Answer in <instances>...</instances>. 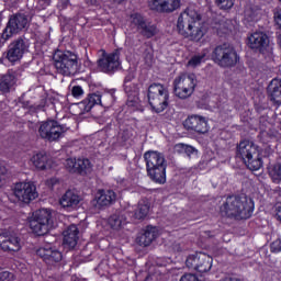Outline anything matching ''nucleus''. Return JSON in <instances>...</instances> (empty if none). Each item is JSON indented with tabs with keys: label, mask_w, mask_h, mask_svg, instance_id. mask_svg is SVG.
I'll return each instance as SVG.
<instances>
[{
	"label": "nucleus",
	"mask_w": 281,
	"mask_h": 281,
	"mask_svg": "<svg viewBox=\"0 0 281 281\" xmlns=\"http://www.w3.org/2000/svg\"><path fill=\"white\" fill-rule=\"evenodd\" d=\"M211 56L212 60H214L218 67H222V69H232V67H236L240 61L238 52H236V48L229 43L217 45Z\"/></svg>",
	"instance_id": "obj_5"
},
{
	"label": "nucleus",
	"mask_w": 281,
	"mask_h": 281,
	"mask_svg": "<svg viewBox=\"0 0 281 281\" xmlns=\"http://www.w3.org/2000/svg\"><path fill=\"white\" fill-rule=\"evenodd\" d=\"M8 170L5 167H0V188H3L5 186V173Z\"/></svg>",
	"instance_id": "obj_44"
},
{
	"label": "nucleus",
	"mask_w": 281,
	"mask_h": 281,
	"mask_svg": "<svg viewBox=\"0 0 281 281\" xmlns=\"http://www.w3.org/2000/svg\"><path fill=\"white\" fill-rule=\"evenodd\" d=\"M36 255L42 258L46 265H58V262L63 260V252L50 245L38 248Z\"/></svg>",
	"instance_id": "obj_19"
},
{
	"label": "nucleus",
	"mask_w": 281,
	"mask_h": 281,
	"mask_svg": "<svg viewBox=\"0 0 281 281\" xmlns=\"http://www.w3.org/2000/svg\"><path fill=\"white\" fill-rule=\"evenodd\" d=\"M247 45L254 52L265 54L269 47V35L262 31H256L248 36Z\"/></svg>",
	"instance_id": "obj_18"
},
{
	"label": "nucleus",
	"mask_w": 281,
	"mask_h": 281,
	"mask_svg": "<svg viewBox=\"0 0 281 281\" xmlns=\"http://www.w3.org/2000/svg\"><path fill=\"white\" fill-rule=\"evenodd\" d=\"M148 212H150V206L148 204L138 203V206L134 212V218L144 221V218L148 216Z\"/></svg>",
	"instance_id": "obj_32"
},
{
	"label": "nucleus",
	"mask_w": 281,
	"mask_h": 281,
	"mask_svg": "<svg viewBox=\"0 0 281 281\" xmlns=\"http://www.w3.org/2000/svg\"><path fill=\"white\" fill-rule=\"evenodd\" d=\"M194 150H195L194 147L190 145L186 146L184 148V153L188 155V157H190V155H194Z\"/></svg>",
	"instance_id": "obj_48"
},
{
	"label": "nucleus",
	"mask_w": 281,
	"mask_h": 281,
	"mask_svg": "<svg viewBox=\"0 0 281 281\" xmlns=\"http://www.w3.org/2000/svg\"><path fill=\"white\" fill-rule=\"evenodd\" d=\"M196 89V75L182 74L175 78L173 80V93L180 100H188L194 90Z\"/></svg>",
	"instance_id": "obj_9"
},
{
	"label": "nucleus",
	"mask_w": 281,
	"mask_h": 281,
	"mask_svg": "<svg viewBox=\"0 0 281 281\" xmlns=\"http://www.w3.org/2000/svg\"><path fill=\"white\" fill-rule=\"evenodd\" d=\"M126 95H139V85L133 82L123 85Z\"/></svg>",
	"instance_id": "obj_34"
},
{
	"label": "nucleus",
	"mask_w": 281,
	"mask_h": 281,
	"mask_svg": "<svg viewBox=\"0 0 281 281\" xmlns=\"http://www.w3.org/2000/svg\"><path fill=\"white\" fill-rule=\"evenodd\" d=\"M55 68L61 76H76L78 74V55L70 50L57 49L53 55Z\"/></svg>",
	"instance_id": "obj_6"
},
{
	"label": "nucleus",
	"mask_w": 281,
	"mask_h": 281,
	"mask_svg": "<svg viewBox=\"0 0 281 281\" xmlns=\"http://www.w3.org/2000/svg\"><path fill=\"white\" fill-rule=\"evenodd\" d=\"M117 199V194L113 190L100 191V195L98 196L97 203L101 207H106V205H111Z\"/></svg>",
	"instance_id": "obj_29"
},
{
	"label": "nucleus",
	"mask_w": 281,
	"mask_h": 281,
	"mask_svg": "<svg viewBox=\"0 0 281 281\" xmlns=\"http://www.w3.org/2000/svg\"><path fill=\"white\" fill-rule=\"evenodd\" d=\"M256 203L247 195H228L221 205V215L235 221H247L254 216Z\"/></svg>",
	"instance_id": "obj_1"
},
{
	"label": "nucleus",
	"mask_w": 281,
	"mask_h": 281,
	"mask_svg": "<svg viewBox=\"0 0 281 281\" xmlns=\"http://www.w3.org/2000/svg\"><path fill=\"white\" fill-rule=\"evenodd\" d=\"M78 234H80L78 226L75 224L68 226L64 232V245H67L70 249H74V247L78 245Z\"/></svg>",
	"instance_id": "obj_26"
},
{
	"label": "nucleus",
	"mask_w": 281,
	"mask_h": 281,
	"mask_svg": "<svg viewBox=\"0 0 281 281\" xmlns=\"http://www.w3.org/2000/svg\"><path fill=\"white\" fill-rule=\"evenodd\" d=\"M269 175L273 181H281V162H276L270 169Z\"/></svg>",
	"instance_id": "obj_33"
},
{
	"label": "nucleus",
	"mask_w": 281,
	"mask_h": 281,
	"mask_svg": "<svg viewBox=\"0 0 281 281\" xmlns=\"http://www.w3.org/2000/svg\"><path fill=\"white\" fill-rule=\"evenodd\" d=\"M0 248L9 254L21 251V237L8 233L0 234Z\"/></svg>",
	"instance_id": "obj_20"
},
{
	"label": "nucleus",
	"mask_w": 281,
	"mask_h": 281,
	"mask_svg": "<svg viewBox=\"0 0 281 281\" xmlns=\"http://www.w3.org/2000/svg\"><path fill=\"white\" fill-rule=\"evenodd\" d=\"M67 5H69V0H59L58 8H61V10H66Z\"/></svg>",
	"instance_id": "obj_47"
},
{
	"label": "nucleus",
	"mask_w": 281,
	"mask_h": 281,
	"mask_svg": "<svg viewBox=\"0 0 281 281\" xmlns=\"http://www.w3.org/2000/svg\"><path fill=\"white\" fill-rule=\"evenodd\" d=\"M199 21H201V14L194 9L187 8L178 18V34H181L184 38H191V41H201L203 30L196 26Z\"/></svg>",
	"instance_id": "obj_2"
},
{
	"label": "nucleus",
	"mask_w": 281,
	"mask_h": 281,
	"mask_svg": "<svg viewBox=\"0 0 281 281\" xmlns=\"http://www.w3.org/2000/svg\"><path fill=\"white\" fill-rule=\"evenodd\" d=\"M159 237V232L155 226H147L144 234L136 238V241L140 247H149L154 240Z\"/></svg>",
	"instance_id": "obj_25"
},
{
	"label": "nucleus",
	"mask_w": 281,
	"mask_h": 281,
	"mask_svg": "<svg viewBox=\"0 0 281 281\" xmlns=\"http://www.w3.org/2000/svg\"><path fill=\"white\" fill-rule=\"evenodd\" d=\"M67 164L68 166L70 164V167H72L74 172H77V175H87V170L91 168V161L88 158L78 159L77 161L68 159Z\"/></svg>",
	"instance_id": "obj_28"
},
{
	"label": "nucleus",
	"mask_w": 281,
	"mask_h": 281,
	"mask_svg": "<svg viewBox=\"0 0 281 281\" xmlns=\"http://www.w3.org/2000/svg\"><path fill=\"white\" fill-rule=\"evenodd\" d=\"M126 106L137 109L139 106V94H127Z\"/></svg>",
	"instance_id": "obj_35"
},
{
	"label": "nucleus",
	"mask_w": 281,
	"mask_h": 281,
	"mask_svg": "<svg viewBox=\"0 0 281 281\" xmlns=\"http://www.w3.org/2000/svg\"><path fill=\"white\" fill-rule=\"evenodd\" d=\"M30 20L25 13H13L9 16L8 23L1 33L2 41H10L12 36H16L27 27Z\"/></svg>",
	"instance_id": "obj_10"
},
{
	"label": "nucleus",
	"mask_w": 281,
	"mask_h": 281,
	"mask_svg": "<svg viewBox=\"0 0 281 281\" xmlns=\"http://www.w3.org/2000/svg\"><path fill=\"white\" fill-rule=\"evenodd\" d=\"M227 281H243V280H241V279H238V278L233 277V278H228V279H227Z\"/></svg>",
	"instance_id": "obj_49"
},
{
	"label": "nucleus",
	"mask_w": 281,
	"mask_h": 281,
	"mask_svg": "<svg viewBox=\"0 0 281 281\" xmlns=\"http://www.w3.org/2000/svg\"><path fill=\"white\" fill-rule=\"evenodd\" d=\"M95 104H100V106L104 105L102 104V94L100 92L88 94L86 99L79 102V109H81L83 113H89Z\"/></svg>",
	"instance_id": "obj_24"
},
{
	"label": "nucleus",
	"mask_w": 281,
	"mask_h": 281,
	"mask_svg": "<svg viewBox=\"0 0 281 281\" xmlns=\"http://www.w3.org/2000/svg\"><path fill=\"white\" fill-rule=\"evenodd\" d=\"M121 140L124 144H127L128 142H133V130H132V127H127V128L122 131Z\"/></svg>",
	"instance_id": "obj_38"
},
{
	"label": "nucleus",
	"mask_w": 281,
	"mask_h": 281,
	"mask_svg": "<svg viewBox=\"0 0 281 281\" xmlns=\"http://www.w3.org/2000/svg\"><path fill=\"white\" fill-rule=\"evenodd\" d=\"M27 42L23 37H18L12 43L9 44L7 52H5V58L14 65V63H19L21 58H23L25 52H27Z\"/></svg>",
	"instance_id": "obj_16"
},
{
	"label": "nucleus",
	"mask_w": 281,
	"mask_h": 281,
	"mask_svg": "<svg viewBox=\"0 0 281 281\" xmlns=\"http://www.w3.org/2000/svg\"><path fill=\"white\" fill-rule=\"evenodd\" d=\"M13 196L25 205H30L32 201L38 199V191H36V184L34 182H18L13 188Z\"/></svg>",
	"instance_id": "obj_14"
},
{
	"label": "nucleus",
	"mask_w": 281,
	"mask_h": 281,
	"mask_svg": "<svg viewBox=\"0 0 281 281\" xmlns=\"http://www.w3.org/2000/svg\"><path fill=\"white\" fill-rule=\"evenodd\" d=\"M268 99L277 106L281 104V79L274 78L267 88Z\"/></svg>",
	"instance_id": "obj_23"
},
{
	"label": "nucleus",
	"mask_w": 281,
	"mask_h": 281,
	"mask_svg": "<svg viewBox=\"0 0 281 281\" xmlns=\"http://www.w3.org/2000/svg\"><path fill=\"white\" fill-rule=\"evenodd\" d=\"M27 109L33 111V113H38V111H45V104H31L27 105Z\"/></svg>",
	"instance_id": "obj_43"
},
{
	"label": "nucleus",
	"mask_w": 281,
	"mask_h": 281,
	"mask_svg": "<svg viewBox=\"0 0 281 281\" xmlns=\"http://www.w3.org/2000/svg\"><path fill=\"white\" fill-rule=\"evenodd\" d=\"M14 280V273L8 271V270H0V281H13Z\"/></svg>",
	"instance_id": "obj_39"
},
{
	"label": "nucleus",
	"mask_w": 281,
	"mask_h": 281,
	"mask_svg": "<svg viewBox=\"0 0 281 281\" xmlns=\"http://www.w3.org/2000/svg\"><path fill=\"white\" fill-rule=\"evenodd\" d=\"M180 281H201L199 279V276L194 273H184L181 278Z\"/></svg>",
	"instance_id": "obj_42"
},
{
	"label": "nucleus",
	"mask_w": 281,
	"mask_h": 281,
	"mask_svg": "<svg viewBox=\"0 0 281 281\" xmlns=\"http://www.w3.org/2000/svg\"><path fill=\"white\" fill-rule=\"evenodd\" d=\"M235 1L236 0H215V5H217L220 10H232Z\"/></svg>",
	"instance_id": "obj_36"
},
{
	"label": "nucleus",
	"mask_w": 281,
	"mask_h": 281,
	"mask_svg": "<svg viewBox=\"0 0 281 281\" xmlns=\"http://www.w3.org/2000/svg\"><path fill=\"white\" fill-rule=\"evenodd\" d=\"M80 201L82 199L76 191L68 189L60 198H59V205L63 207V210H66L67 212H71L72 210H76L78 205H80Z\"/></svg>",
	"instance_id": "obj_21"
},
{
	"label": "nucleus",
	"mask_w": 281,
	"mask_h": 281,
	"mask_svg": "<svg viewBox=\"0 0 281 281\" xmlns=\"http://www.w3.org/2000/svg\"><path fill=\"white\" fill-rule=\"evenodd\" d=\"M16 85V77L12 74L0 75V95H8Z\"/></svg>",
	"instance_id": "obj_27"
},
{
	"label": "nucleus",
	"mask_w": 281,
	"mask_h": 281,
	"mask_svg": "<svg viewBox=\"0 0 281 281\" xmlns=\"http://www.w3.org/2000/svg\"><path fill=\"white\" fill-rule=\"evenodd\" d=\"M144 159L147 168V175L154 183L164 186L166 183V158L159 151H146Z\"/></svg>",
	"instance_id": "obj_4"
},
{
	"label": "nucleus",
	"mask_w": 281,
	"mask_h": 281,
	"mask_svg": "<svg viewBox=\"0 0 281 281\" xmlns=\"http://www.w3.org/2000/svg\"><path fill=\"white\" fill-rule=\"evenodd\" d=\"M121 52L119 48L111 53L103 50L101 57L97 60V67L102 74H115L122 67V60H120Z\"/></svg>",
	"instance_id": "obj_11"
},
{
	"label": "nucleus",
	"mask_w": 281,
	"mask_h": 281,
	"mask_svg": "<svg viewBox=\"0 0 281 281\" xmlns=\"http://www.w3.org/2000/svg\"><path fill=\"white\" fill-rule=\"evenodd\" d=\"M133 80H135V75L133 72H130L124 78V85H131L133 83Z\"/></svg>",
	"instance_id": "obj_46"
},
{
	"label": "nucleus",
	"mask_w": 281,
	"mask_h": 281,
	"mask_svg": "<svg viewBox=\"0 0 281 281\" xmlns=\"http://www.w3.org/2000/svg\"><path fill=\"white\" fill-rule=\"evenodd\" d=\"M148 104L155 113H164L168 109L170 92L161 83H151L147 90Z\"/></svg>",
	"instance_id": "obj_7"
},
{
	"label": "nucleus",
	"mask_w": 281,
	"mask_h": 281,
	"mask_svg": "<svg viewBox=\"0 0 281 281\" xmlns=\"http://www.w3.org/2000/svg\"><path fill=\"white\" fill-rule=\"evenodd\" d=\"M64 133L65 127L56 120L43 121L38 127L41 139H45L46 142H58Z\"/></svg>",
	"instance_id": "obj_12"
},
{
	"label": "nucleus",
	"mask_w": 281,
	"mask_h": 281,
	"mask_svg": "<svg viewBox=\"0 0 281 281\" xmlns=\"http://www.w3.org/2000/svg\"><path fill=\"white\" fill-rule=\"evenodd\" d=\"M212 262H214L212 256L205 252H196L187 257L186 266L188 269L198 271V273H207L212 269Z\"/></svg>",
	"instance_id": "obj_15"
},
{
	"label": "nucleus",
	"mask_w": 281,
	"mask_h": 281,
	"mask_svg": "<svg viewBox=\"0 0 281 281\" xmlns=\"http://www.w3.org/2000/svg\"><path fill=\"white\" fill-rule=\"evenodd\" d=\"M205 59V54L194 55L188 61L189 67H199Z\"/></svg>",
	"instance_id": "obj_37"
},
{
	"label": "nucleus",
	"mask_w": 281,
	"mask_h": 281,
	"mask_svg": "<svg viewBox=\"0 0 281 281\" xmlns=\"http://www.w3.org/2000/svg\"><path fill=\"white\" fill-rule=\"evenodd\" d=\"M31 232L35 236H46L54 229V215L49 209H41L33 213L30 220Z\"/></svg>",
	"instance_id": "obj_8"
},
{
	"label": "nucleus",
	"mask_w": 281,
	"mask_h": 281,
	"mask_svg": "<svg viewBox=\"0 0 281 281\" xmlns=\"http://www.w3.org/2000/svg\"><path fill=\"white\" fill-rule=\"evenodd\" d=\"M270 251H271V254H280V251H281V239L280 238H278L271 243Z\"/></svg>",
	"instance_id": "obj_40"
},
{
	"label": "nucleus",
	"mask_w": 281,
	"mask_h": 281,
	"mask_svg": "<svg viewBox=\"0 0 281 281\" xmlns=\"http://www.w3.org/2000/svg\"><path fill=\"white\" fill-rule=\"evenodd\" d=\"M85 94V90L80 86H74L71 89V95L74 98H80V95Z\"/></svg>",
	"instance_id": "obj_41"
},
{
	"label": "nucleus",
	"mask_w": 281,
	"mask_h": 281,
	"mask_svg": "<svg viewBox=\"0 0 281 281\" xmlns=\"http://www.w3.org/2000/svg\"><path fill=\"white\" fill-rule=\"evenodd\" d=\"M130 19L131 25H134L144 38H154L159 34V29H157L156 24H151L142 13H132Z\"/></svg>",
	"instance_id": "obj_13"
},
{
	"label": "nucleus",
	"mask_w": 281,
	"mask_h": 281,
	"mask_svg": "<svg viewBox=\"0 0 281 281\" xmlns=\"http://www.w3.org/2000/svg\"><path fill=\"white\" fill-rule=\"evenodd\" d=\"M47 155L43 153H38L32 157V162L37 170H45L47 168Z\"/></svg>",
	"instance_id": "obj_31"
},
{
	"label": "nucleus",
	"mask_w": 281,
	"mask_h": 281,
	"mask_svg": "<svg viewBox=\"0 0 281 281\" xmlns=\"http://www.w3.org/2000/svg\"><path fill=\"white\" fill-rule=\"evenodd\" d=\"M181 7V0H151L149 1L150 10L155 12H175Z\"/></svg>",
	"instance_id": "obj_22"
},
{
	"label": "nucleus",
	"mask_w": 281,
	"mask_h": 281,
	"mask_svg": "<svg viewBox=\"0 0 281 281\" xmlns=\"http://www.w3.org/2000/svg\"><path fill=\"white\" fill-rule=\"evenodd\" d=\"M108 223L112 229H122L126 225V217L120 214H113L109 217Z\"/></svg>",
	"instance_id": "obj_30"
},
{
	"label": "nucleus",
	"mask_w": 281,
	"mask_h": 281,
	"mask_svg": "<svg viewBox=\"0 0 281 281\" xmlns=\"http://www.w3.org/2000/svg\"><path fill=\"white\" fill-rule=\"evenodd\" d=\"M183 126L187 131H193L199 135H205V133H209L210 131V125H207V120L204 116H201L199 114L189 115L184 120Z\"/></svg>",
	"instance_id": "obj_17"
},
{
	"label": "nucleus",
	"mask_w": 281,
	"mask_h": 281,
	"mask_svg": "<svg viewBox=\"0 0 281 281\" xmlns=\"http://www.w3.org/2000/svg\"><path fill=\"white\" fill-rule=\"evenodd\" d=\"M236 157L241 159L248 170L256 172L262 168L260 147L254 140L243 139L237 144Z\"/></svg>",
	"instance_id": "obj_3"
},
{
	"label": "nucleus",
	"mask_w": 281,
	"mask_h": 281,
	"mask_svg": "<svg viewBox=\"0 0 281 281\" xmlns=\"http://www.w3.org/2000/svg\"><path fill=\"white\" fill-rule=\"evenodd\" d=\"M274 22L278 25L279 30H281V9L274 12Z\"/></svg>",
	"instance_id": "obj_45"
}]
</instances>
